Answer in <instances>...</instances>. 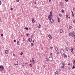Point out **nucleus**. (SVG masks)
I'll return each instance as SVG.
<instances>
[{
	"mask_svg": "<svg viewBox=\"0 0 75 75\" xmlns=\"http://www.w3.org/2000/svg\"><path fill=\"white\" fill-rule=\"evenodd\" d=\"M74 65H75V63H73Z\"/></svg>",
	"mask_w": 75,
	"mask_h": 75,
	"instance_id": "61",
	"label": "nucleus"
},
{
	"mask_svg": "<svg viewBox=\"0 0 75 75\" xmlns=\"http://www.w3.org/2000/svg\"><path fill=\"white\" fill-rule=\"evenodd\" d=\"M50 56H51V57H52V53H50Z\"/></svg>",
	"mask_w": 75,
	"mask_h": 75,
	"instance_id": "38",
	"label": "nucleus"
},
{
	"mask_svg": "<svg viewBox=\"0 0 75 75\" xmlns=\"http://www.w3.org/2000/svg\"><path fill=\"white\" fill-rule=\"evenodd\" d=\"M30 67H32V64H30Z\"/></svg>",
	"mask_w": 75,
	"mask_h": 75,
	"instance_id": "28",
	"label": "nucleus"
},
{
	"mask_svg": "<svg viewBox=\"0 0 75 75\" xmlns=\"http://www.w3.org/2000/svg\"><path fill=\"white\" fill-rule=\"evenodd\" d=\"M51 0H49V2H51Z\"/></svg>",
	"mask_w": 75,
	"mask_h": 75,
	"instance_id": "54",
	"label": "nucleus"
},
{
	"mask_svg": "<svg viewBox=\"0 0 75 75\" xmlns=\"http://www.w3.org/2000/svg\"><path fill=\"white\" fill-rule=\"evenodd\" d=\"M73 37H74V38L75 39V35H74V36Z\"/></svg>",
	"mask_w": 75,
	"mask_h": 75,
	"instance_id": "47",
	"label": "nucleus"
},
{
	"mask_svg": "<svg viewBox=\"0 0 75 75\" xmlns=\"http://www.w3.org/2000/svg\"><path fill=\"white\" fill-rule=\"evenodd\" d=\"M74 34L75 33L73 31L71 32V34L72 35V37H73V36H74Z\"/></svg>",
	"mask_w": 75,
	"mask_h": 75,
	"instance_id": "7",
	"label": "nucleus"
},
{
	"mask_svg": "<svg viewBox=\"0 0 75 75\" xmlns=\"http://www.w3.org/2000/svg\"><path fill=\"white\" fill-rule=\"evenodd\" d=\"M62 65L64 66L65 65V63L63 62H62Z\"/></svg>",
	"mask_w": 75,
	"mask_h": 75,
	"instance_id": "13",
	"label": "nucleus"
},
{
	"mask_svg": "<svg viewBox=\"0 0 75 75\" xmlns=\"http://www.w3.org/2000/svg\"><path fill=\"white\" fill-rule=\"evenodd\" d=\"M24 29H25L26 30H28V28L27 27H25L24 28Z\"/></svg>",
	"mask_w": 75,
	"mask_h": 75,
	"instance_id": "20",
	"label": "nucleus"
},
{
	"mask_svg": "<svg viewBox=\"0 0 75 75\" xmlns=\"http://www.w3.org/2000/svg\"><path fill=\"white\" fill-rule=\"evenodd\" d=\"M49 60L50 61H52V60H53V59H52V57H49Z\"/></svg>",
	"mask_w": 75,
	"mask_h": 75,
	"instance_id": "3",
	"label": "nucleus"
},
{
	"mask_svg": "<svg viewBox=\"0 0 75 75\" xmlns=\"http://www.w3.org/2000/svg\"><path fill=\"white\" fill-rule=\"evenodd\" d=\"M69 36H71V33H69Z\"/></svg>",
	"mask_w": 75,
	"mask_h": 75,
	"instance_id": "31",
	"label": "nucleus"
},
{
	"mask_svg": "<svg viewBox=\"0 0 75 75\" xmlns=\"http://www.w3.org/2000/svg\"><path fill=\"white\" fill-rule=\"evenodd\" d=\"M13 56H14L15 55V54H13Z\"/></svg>",
	"mask_w": 75,
	"mask_h": 75,
	"instance_id": "63",
	"label": "nucleus"
},
{
	"mask_svg": "<svg viewBox=\"0 0 75 75\" xmlns=\"http://www.w3.org/2000/svg\"><path fill=\"white\" fill-rule=\"evenodd\" d=\"M66 18H68V16L67 15L66 16Z\"/></svg>",
	"mask_w": 75,
	"mask_h": 75,
	"instance_id": "35",
	"label": "nucleus"
},
{
	"mask_svg": "<svg viewBox=\"0 0 75 75\" xmlns=\"http://www.w3.org/2000/svg\"><path fill=\"white\" fill-rule=\"evenodd\" d=\"M32 60L33 61V64H34V63L35 62V61H34V58H32Z\"/></svg>",
	"mask_w": 75,
	"mask_h": 75,
	"instance_id": "12",
	"label": "nucleus"
},
{
	"mask_svg": "<svg viewBox=\"0 0 75 75\" xmlns=\"http://www.w3.org/2000/svg\"><path fill=\"white\" fill-rule=\"evenodd\" d=\"M48 19L49 20H50V22L51 23H54V20L52 18H51V17L50 16H48Z\"/></svg>",
	"mask_w": 75,
	"mask_h": 75,
	"instance_id": "1",
	"label": "nucleus"
},
{
	"mask_svg": "<svg viewBox=\"0 0 75 75\" xmlns=\"http://www.w3.org/2000/svg\"><path fill=\"white\" fill-rule=\"evenodd\" d=\"M33 43L34 42V41H33Z\"/></svg>",
	"mask_w": 75,
	"mask_h": 75,
	"instance_id": "64",
	"label": "nucleus"
},
{
	"mask_svg": "<svg viewBox=\"0 0 75 75\" xmlns=\"http://www.w3.org/2000/svg\"><path fill=\"white\" fill-rule=\"evenodd\" d=\"M32 22L33 23H35V21H34V18H33L32 20Z\"/></svg>",
	"mask_w": 75,
	"mask_h": 75,
	"instance_id": "14",
	"label": "nucleus"
},
{
	"mask_svg": "<svg viewBox=\"0 0 75 75\" xmlns=\"http://www.w3.org/2000/svg\"><path fill=\"white\" fill-rule=\"evenodd\" d=\"M62 68H64V66H62Z\"/></svg>",
	"mask_w": 75,
	"mask_h": 75,
	"instance_id": "32",
	"label": "nucleus"
},
{
	"mask_svg": "<svg viewBox=\"0 0 75 75\" xmlns=\"http://www.w3.org/2000/svg\"><path fill=\"white\" fill-rule=\"evenodd\" d=\"M23 53L22 52H21V55H23Z\"/></svg>",
	"mask_w": 75,
	"mask_h": 75,
	"instance_id": "37",
	"label": "nucleus"
},
{
	"mask_svg": "<svg viewBox=\"0 0 75 75\" xmlns=\"http://www.w3.org/2000/svg\"><path fill=\"white\" fill-rule=\"evenodd\" d=\"M29 30H31V28H29Z\"/></svg>",
	"mask_w": 75,
	"mask_h": 75,
	"instance_id": "62",
	"label": "nucleus"
},
{
	"mask_svg": "<svg viewBox=\"0 0 75 75\" xmlns=\"http://www.w3.org/2000/svg\"><path fill=\"white\" fill-rule=\"evenodd\" d=\"M59 16H60V17H61V16H62V15H61V13H60L59 14Z\"/></svg>",
	"mask_w": 75,
	"mask_h": 75,
	"instance_id": "30",
	"label": "nucleus"
},
{
	"mask_svg": "<svg viewBox=\"0 0 75 75\" xmlns=\"http://www.w3.org/2000/svg\"><path fill=\"white\" fill-rule=\"evenodd\" d=\"M38 28H41V26H38Z\"/></svg>",
	"mask_w": 75,
	"mask_h": 75,
	"instance_id": "29",
	"label": "nucleus"
},
{
	"mask_svg": "<svg viewBox=\"0 0 75 75\" xmlns=\"http://www.w3.org/2000/svg\"><path fill=\"white\" fill-rule=\"evenodd\" d=\"M1 37H3V34H1Z\"/></svg>",
	"mask_w": 75,
	"mask_h": 75,
	"instance_id": "33",
	"label": "nucleus"
},
{
	"mask_svg": "<svg viewBox=\"0 0 75 75\" xmlns=\"http://www.w3.org/2000/svg\"><path fill=\"white\" fill-rule=\"evenodd\" d=\"M60 54H62V55H64V54H65V52L64 50L62 49L60 51Z\"/></svg>",
	"mask_w": 75,
	"mask_h": 75,
	"instance_id": "2",
	"label": "nucleus"
},
{
	"mask_svg": "<svg viewBox=\"0 0 75 75\" xmlns=\"http://www.w3.org/2000/svg\"><path fill=\"white\" fill-rule=\"evenodd\" d=\"M11 11H13V8H11Z\"/></svg>",
	"mask_w": 75,
	"mask_h": 75,
	"instance_id": "46",
	"label": "nucleus"
},
{
	"mask_svg": "<svg viewBox=\"0 0 75 75\" xmlns=\"http://www.w3.org/2000/svg\"><path fill=\"white\" fill-rule=\"evenodd\" d=\"M65 49L67 51H68V50H69L68 48L67 47H66Z\"/></svg>",
	"mask_w": 75,
	"mask_h": 75,
	"instance_id": "18",
	"label": "nucleus"
},
{
	"mask_svg": "<svg viewBox=\"0 0 75 75\" xmlns=\"http://www.w3.org/2000/svg\"><path fill=\"white\" fill-rule=\"evenodd\" d=\"M25 64L26 65H27V64H28V63H27V62H26V63H25Z\"/></svg>",
	"mask_w": 75,
	"mask_h": 75,
	"instance_id": "49",
	"label": "nucleus"
},
{
	"mask_svg": "<svg viewBox=\"0 0 75 75\" xmlns=\"http://www.w3.org/2000/svg\"><path fill=\"white\" fill-rule=\"evenodd\" d=\"M73 61L74 62L73 63H75V60L74 59L73 60Z\"/></svg>",
	"mask_w": 75,
	"mask_h": 75,
	"instance_id": "40",
	"label": "nucleus"
},
{
	"mask_svg": "<svg viewBox=\"0 0 75 75\" xmlns=\"http://www.w3.org/2000/svg\"><path fill=\"white\" fill-rule=\"evenodd\" d=\"M4 72H6V70L4 69Z\"/></svg>",
	"mask_w": 75,
	"mask_h": 75,
	"instance_id": "50",
	"label": "nucleus"
},
{
	"mask_svg": "<svg viewBox=\"0 0 75 75\" xmlns=\"http://www.w3.org/2000/svg\"><path fill=\"white\" fill-rule=\"evenodd\" d=\"M48 37L50 38V39H52V37H51V35H48Z\"/></svg>",
	"mask_w": 75,
	"mask_h": 75,
	"instance_id": "5",
	"label": "nucleus"
},
{
	"mask_svg": "<svg viewBox=\"0 0 75 75\" xmlns=\"http://www.w3.org/2000/svg\"><path fill=\"white\" fill-rule=\"evenodd\" d=\"M46 61H47V62H48V61H49V58H46Z\"/></svg>",
	"mask_w": 75,
	"mask_h": 75,
	"instance_id": "19",
	"label": "nucleus"
},
{
	"mask_svg": "<svg viewBox=\"0 0 75 75\" xmlns=\"http://www.w3.org/2000/svg\"><path fill=\"white\" fill-rule=\"evenodd\" d=\"M1 70H3L4 69V67H3L2 66H0V69H1Z\"/></svg>",
	"mask_w": 75,
	"mask_h": 75,
	"instance_id": "4",
	"label": "nucleus"
},
{
	"mask_svg": "<svg viewBox=\"0 0 75 75\" xmlns=\"http://www.w3.org/2000/svg\"><path fill=\"white\" fill-rule=\"evenodd\" d=\"M39 26H40V27H41V24H39Z\"/></svg>",
	"mask_w": 75,
	"mask_h": 75,
	"instance_id": "53",
	"label": "nucleus"
},
{
	"mask_svg": "<svg viewBox=\"0 0 75 75\" xmlns=\"http://www.w3.org/2000/svg\"><path fill=\"white\" fill-rule=\"evenodd\" d=\"M69 28H70V29H71V28H72V26H69Z\"/></svg>",
	"mask_w": 75,
	"mask_h": 75,
	"instance_id": "26",
	"label": "nucleus"
},
{
	"mask_svg": "<svg viewBox=\"0 0 75 75\" xmlns=\"http://www.w3.org/2000/svg\"><path fill=\"white\" fill-rule=\"evenodd\" d=\"M31 46H33V43H31Z\"/></svg>",
	"mask_w": 75,
	"mask_h": 75,
	"instance_id": "36",
	"label": "nucleus"
},
{
	"mask_svg": "<svg viewBox=\"0 0 75 75\" xmlns=\"http://www.w3.org/2000/svg\"><path fill=\"white\" fill-rule=\"evenodd\" d=\"M62 12L63 13H64V10H62Z\"/></svg>",
	"mask_w": 75,
	"mask_h": 75,
	"instance_id": "25",
	"label": "nucleus"
},
{
	"mask_svg": "<svg viewBox=\"0 0 75 75\" xmlns=\"http://www.w3.org/2000/svg\"><path fill=\"white\" fill-rule=\"evenodd\" d=\"M25 40V39H24V38L23 39V41H24Z\"/></svg>",
	"mask_w": 75,
	"mask_h": 75,
	"instance_id": "55",
	"label": "nucleus"
},
{
	"mask_svg": "<svg viewBox=\"0 0 75 75\" xmlns=\"http://www.w3.org/2000/svg\"><path fill=\"white\" fill-rule=\"evenodd\" d=\"M68 69L70 70V67H69L68 68Z\"/></svg>",
	"mask_w": 75,
	"mask_h": 75,
	"instance_id": "58",
	"label": "nucleus"
},
{
	"mask_svg": "<svg viewBox=\"0 0 75 75\" xmlns=\"http://www.w3.org/2000/svg\"><path fill=\"white\" fill-rule=\"evenodd\" d=\"M74 50V48H72V47H71L70 50H71V52H73V50Z\"/></svg>",
	"mask_w": 75,
	"mask_h": 75,
	"instance_id": "8",
	"label": "nucleus"
},
{
	"mask_svg": "<svg viewBox=\"0 0 75 75\" xmlns=\"http://www.w3.org/2000/svg\"><path fill=\"white\" fill-rule=\"evenodd\" d=\"M59 52H57V55H58V54H59Z\"/></svg>",
	"mask_w": 75,
	"mask_h": 75,
	"instance_id": "42",
	"label": "nucleus"
},
{
	"mask_svg": "<svg viewBox=\"0 0 75 75\" xmlns=\"http://www.w3.org/2000/svg\"><path fill=\"white\" fill-rule=\"evenodd\" d=\"M55 75H58V71H56L55 73Z\"/></svg>",
	"mask_w": 75,
	"mask_h": 75,
	"instance_id": "6",
	"label": "nucleus"
},
{
	"mask_svg": "<svg viewBox=\"0 0 75 75\" xmlns=\"http://www.w3.org/2000/svg\"><path fill=\"white\" fill-rule=\"evenodd\" d=\"M50 49H52V50H53V47H50Z\"/></svg>",
	"mask_w": 75,
	"mask_h": 75,
	"instance_id": "27",
	"label": "nucleus"
},
{
	"mask_svg": "<svg viewBox=\"0 0 75 75\" xmlns=\"http://www.w3.org/2000/svg\"><path fill=\"white\" fill-rule=\"evenodd\" d=\"M1 5V1H0V5Z\"/></svg>",
	"mask_w": 75,
	"mask_h": 75,
	"instance_id": "41",
	"label": "nucleus"
},
{
	"mask_svg": "<svg viewBox=\"0 0 75 75\" xmlns=\"http://www.w3.org/2000/svg\"><path fill=\"white\" fill-rule=\"evenodd\" d=\"M72 16H74V13H72Z\"/></svg>",
	"mask_w": 75,
	"mask_h": 75,
	"instance_id": "57",
	"label": "nucleus"
},
{
	"mask_svg": "<svg viewBox=\"0 0 75 75\" xmlns=\"http://www.w3.org/2000/svg\"><path fill=\"white\" fill-rule=\"evenodd\" d=\"M65 1H66V2H67L68 1V0H65Z\"/></svg>",
	"mask_w": 75,
	"mask_h": 75,
	"instance_id": "51",
	"label": "nucleus"
},
{
	"mask_svg": "<svg viewBox=\"0 0 75 75\" xmlns=\"http://www.w3.org/2000/svg\"><path fill=\"white\" fill-rule=\"evenodd\" d=\"M75 66L73 65V67H72V69H75Z\"/></svg>",
	"mask_w": 75,
	"mask_h": 75,
	"instance_id": "24",
	"label": "nucleus"
},
{
	"mask_svg": "<svg viewBox=\"0 0 75 75\" xmlns=\"http://www.w3.org/2000/svg\"><path fill=\"white\" fill-rule=\"evenodd\" d=\"M17 2L19 3V0H16Z\"/></svg>",
	"mask_w": 75,
	"mask_h": 75,
	"instance_id": "44",
	"label": "nucleus"
},
{
	"mask_svg": "<svg viewBox=\"0 0 75 75\" xmlns=\"http://www.w3.org/2000/svg\"><path fill=\"white\" fill-rule=\"evenodd\" d=\"M14 42H16V40H14Z\"/></svg>",
	"mask_w": 75,
	"mask_h": 75,
	"instance_id": "52",
	"label": "nucleus"
},
{
	"mask_svg": "<svg viewBox=\"0 0 75 75\" xmlns=\"http://www.w3.org/2000/svg\"><path fill=\"white\" fill-rule=\"evenodd\" d=\"M57 18L58 19V23H59V22H60V21H59V20H60V19H59V18Z\"/></svg>",
	"mask_w": 75,
	"mask_h": 75,
	"instance_id": "17",
	"label": "nucleus"
},
{
	"mask_svg": "<svg viewBox=\"0 0 75 75\" xmlns=\"http://www.w3.org/2000/svg\"><path fill=\"white\" fill-rule=\"evenodd\" d=\"M71 65V64L69 63V64H68V65Z\"/></svg>",
	"mask_w": 75,
	"mask_h": 75,
	"instance_id": "56",
	"label": "nucleus"
},
{
	"mask_svg": "<svg viewBox=\"0 0 75 75\" xmlns=\"http://www.w3.org/2000/svg\"><path fill=\"white\" fill-rule=\"evenodd\" d=\"M59 32L60 33H62V32H63L62 30L61 29L59 30Z\"/></svg>",
	"mask_w": 75,
	"mask_h": 75,
	"instance_id": "16",
	"label": "nucleus"
},
{
	"mask_svg": "<svg viewBox=\"0 0 75 75\" xmlns=\"http://www.w3.org/2000/svg\"><path fill=\"white\" fill-rule=\"evenodd\" d=\"M26 35H27V36H28V35H29V34H28V33Z\"/></svg>",
	"mask_w": 75,
	"mask_h": 75,
	"instance_id": "43",
	"label": "nucleus"
},
{
	"mask_svg": "<svg viewBox=\"0 0 75 75\" xmlns=\"http://www.w3.org/2000/svg\"><path fill=\"white\" fill-rule=\"evenodd\" d=\"M32 61H31V60H30V62H32Z\"/></svg>",
	"mask_w": 75,
	"mask_h": 75,
	"instance_id": "60",
	"label": "nucleus"
},
{
	"mask_svg": "<svg viewBox=\"0 0 75 75\" xmlns=\"http://www.w3.org/2000/svg\"><path fill=\"white\" fill-rule=\"evenodd\" d=\"M22 65L23 67H24V64L23 63V64H22Z\"/></svg>",
	"mask_w": 75,
	"mask_h": 75,
	"instance_id": "39",
	"label": "nucleus"
},
{
	"mask_svg": "<svg viewBox=\"0 0 75 75\" xmlns=\"http://www.w3.org/2000/svg\"><path fill=\"white\" fill-rule=\"evenodd\" d=\"M50 16V17H51V16H52V11H51L50 12V15H49Z\"/></svg>",
	"mask_w": 75,
	"mask_h": 75,
	"instance_id": "9",
	"label": "nucleus"
},
{
	"mask_svg": "<svg viewBox=\"0 0 75 75\" xmlns=\"http://www.w3.org/2000/svg\"><path fill=\"white\" fill-rule=\"evenodd\" d=\"M58 47H57L55 48V50H56V51H58Z\"/></svg>",
	"mask_w": 75,
	"mask_h": 75,
	"instance_id": "22",
	"label": "nucleus"
},
{
	"mask_svg": "<svg viewBox=\"0 0 75 75\" xmlns=\"http://www.w3.org/2000/svg\"><path fill=\"white\" fill-rule=\"evenodd\" d=\"M68 44H69L68 42H67V45H68Z\"/></svg>",
	"mask_w": 75,
	"mask_h": 75,
	"instance_id": "34",
	"label": "nucleus"
},
{
	"mask_svg": "<svg viewBox=\"0 0 75 75\" xmlns=\"http://www.w3.org/2000/svg\"><path fill=\"white\" fill-rule=\"evenodd\" d=\"M34 4H37V3L36 2V1L34 2Z\"/></svg>",
	"mask_w": 75,
	"mask_h": 75,
	"instance_id": "45",
	"label": "nucleus"
},
{
	"mask_svg": "<svg viewBox=\"0 0 75 75\" xmlns=\"http://www.w3.org/2000/svg\"><path fill=\"white\" fill-rule=\"evenodd\" d=\"M5 54H8V50H6L5 51Z\"/></svg>",
	"mask_w": 75,
	"mask_h": 75,
	"instance_id": "11",
	"label": "nucleus"
},
{
	"mask_svg": "<svg viewBox=\"0 0 75 75\" xmlns=\"http://www.w3.org/2000/svg\"><path fill=\"white\" fill-rule=\"evenodd\" d=\"M73 23H75V20H74L73 21Z\"/></svg>",
	"mask_w": 75,
	"mask_h": 75,
	"instance_id": "48",
	"label": "nucleus"
},
{
	"mask_svg": "<svg viewBox=\"0 0 75 75\" xmlns=\"http://www.w3.org/2000/svg\"><path fill=\"white\" fill-rule=\"evenodd\" d=\"M64 57H65V58H67V56L66 54H64Z\"/></svg>",
	"mask_w": 75,
	"mask_h": 75,
	"instance_id": "23",
	"label": "nucleus"
},
{
	"mask_svg": "<svg viewBox=\"0 0 75 75\" xmlns=\"http://www.w3.org/2000/svg\"><path fill=\"white\" fill-rule=\"evenodd\" d=\"M17 43L18 45H20V43H19V41H17Z\"/></svg>",
	"mask_w": 75,
	"mask_h": 75,
	"instance_id": "21",
	"label": "nucleus"
},
{
	"mask_svg": "<svg viewBox=\"0 0 75 75\" xmlns=\"http://www.w3.org/2000/svg\"><path fill=\"white\" fill-rule=\"evenodd\" d=\"M62 4V2H60V4Z\"/></svg>",
	"mask_w": 75,
	"mask_h": 75,
	"instance_id": "59",
	"label": "nucleus"
},
{
	"mask_svg": "<svg viewBox=\"0 0 75 75\" xmlns=\"http://www.w3.org/2000/svg\"><path fill=\"white\" fill-rule=\"evenodd\" d=\"M28 41H29V42H31L32 41V39L31 38H29L28 39Z\"/></svg>",
	"mask_w": 75,
	"mask_h": 75,
	"instance_id": "10",
	"label": "nucleus"
},
{
	"mask_svg": "<svg viewBox=\"0 0 75 75\" xmlns=\"http://www.w3.org/2000/svg\"><path fill=\"white\" fill-rule=\"evenodd\" d=\"M16 62H17V64H14V65H18V61H17Z\"/></svg>",
	"mask_w": 75,
	"mask_h": 75,
	"instance_id": "15",
	"label": "nucleus"
}]
</instances>
